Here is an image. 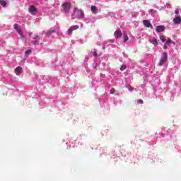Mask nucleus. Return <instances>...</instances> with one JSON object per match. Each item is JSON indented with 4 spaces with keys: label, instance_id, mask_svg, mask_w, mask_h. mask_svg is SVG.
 I'll list each match as a JSON object with an SVG mask.
<instances>
[{
    "label": "nucleus",
    "instance_id": "423d86ee",
    "mask_svg": "<svg viewBox=\"0 0 181 181\" xmlns=\"http://www.w3.org/2000/svg\"><path fill=\"white\" fill-rule=\"evenodd\" d=\"M79 28L78 25H72L70 27V28L68 30V35H71L73 31L77 30Z\"/></svg>",
    "mask_w": 181,
    "mask_h": 181
},
{
    "label": "nucleus",
    "instance_id": "ddd939ff",
    "mask_svg": "<svg viewBox=\"0 0 181 181\" xmlns=\"http://www.w3.org/2000/svg\"><path fill=\"white\" fill-rule=\"evenodd\" d=\"M149 42L157 46L158 45V40L157 39H150Z\"/></svg>",
    "mask_w": 181,
    "mask_h": 181
},
{
    "label": "nucleus",
    "instance_id": "b1692460",
    "mask_svg": "<svg viewBox=\"0 0 181 181\" xmlns=\"http://www.w3.org/2000/svg\"><path fill=\"white\" fill-rule=\"evenodd\" d=\"M168 47L166 45L163 46V49H166Z\"/></svg>",
    "mask_w": 181,
    "mask_h": 181
},
{
    "label": "nucleus",
    "instance_id": "9d476101",
    "mask_svg": "<svg viewBox=\"0 0 181 181\" xmlns=\"http://www.w3.org/2000/svg\"><path fill=\"white\" fill-rule=\"evenodd\" d=\"M173 22L174 23V24H176V25L181 24V17L177 16V17L174 18L173 20Z\"/></svg>",
    "mask_w": 181,
    "mask_h": 181
},
{
    "label": "nucleus",
    "instance_id": "6ab92c4d",
    "mask_svg": "<svg viewBox=\"0 0 181 181\" xmlns=\"http://www.w3.org/2000/svg\"><path fill=\"white\" fill-rule=\"evenodd\" d=\"M30 53H31V50L30 49H28V50L25 51V52H24L25 56L30 55Z\"/></svg>",
    "mask_w": 181,
    "mask_h": 181
},
{
    "label": "nucleus",
    "instance_id": "f8f14e48",
    "mask_svg": "<svg viewBox=\"0 0 181 181\" xmlns=\"http://www.w3.org/2000/svg\"><path fill=\"white\" fill-rule=\"evenodd\" d=\"M28 11H30V13H35L36 12L37 8L34 6H30V8H28Z\"/></svg>",
    "mask_w": 181,
    "mask_h": 181
},
{
    "label": "nucleus",
    "instance_id": "9b49d317",
    "mask_svg": "<svg viewBox=\"0 0 181 181\" xmlns=\"http://www.w3.org/2000/svg\"><path fill=\"white\" fill-rule=\"evenodd\" d=\"M22 71H23L22 66H18L16 69H15V74L17 76H19L21 74V73H22Z\"/></svg>",
    "mask_w": 181,
    "mask_h": 181
},
{
    "label": "nucleus",
    "instance_id": "20e7f679",
    "mask_svg": "<svg viewBox=\"0 0 181 181\" xmlns=\"http://www.w3.org/2000/svg\"><path fill=\"white\" fill-rule=\"evenodd\" d=\"M40 37L37 35H35L34 36H32L30 37V42L33 44V45H35L37 44L38 41H40Z\"/></svg>",
    "mask_w": 181,
    "mask_h": 181
},
{
    "label": "nucleus",
    "instance_id": "1a4fd4ad",
    "mask_svg": "<svg viewBox=\"0 0 181 181\" xmlns=\"http://www.w3.org/2000/svg\"><path fill=\"white\" fill-rule=\"evenodd\" d=\"M115 38H121L122 37V33L121 32L120 29H117L115 32Z\"/></svg>",
    "mask_w": 181,
    "mask_h": 181
},
{
    "label": "nucleus",
    "instance_id": "4be33fe9",
    "mask_svg": "<svg viewBox=\"0 0 181 181\" xmlns=\"http://www.w3.org/2000/svg\"><path fill=\"white\" fill-rule=\"evenodd\" d=\"M93 56H94V57H97V52H96L95 50H94V52H93Z\"/></svg>",
    "mask_w": 181,
    "mask_h": 181
},
{
    "label": "nucleus",
    "instance_id": "39448f33",
    "mask_svg": "<svg viewBox=\"0 0 181 181\" xmlns=\"http://www.w3.org/2000/svg\"><path fill=\"white\" fill-rule=\"evenodd\" d=\"M13 28H14V30L17 31L18 35H21V37H23V32H22V30H21L19 25H18V24H14Z\"/></svg>",
    "mask_w": 181,
    "mask_h": 181
},
{
    "label": "nucleus",
    "instance_id": "f257e3e1",
    "mask_svg": "<svg viewBox=\"0 0 181 181\" xmlns=\"http://www.w3.org/2000/svg\"><path fill=\"white\" fill-rule=\"evenodd\" d=\"M166 62H168V52H163L162 57L159 60L158 66H163Z\"/></svg>",
    "mask_w": 181,
    "mask_h": 181
},
{
    "label": "nucleus",
    "instance_id": "0eeeda50",
    "mask_svg": "<svg viewBox=\"0 0 181 181\" xmlns=\"http://www.w3.org/2000/svg\"><path fill=\"white\" fill-rule=\"evenodd\" d=\"M143 25H144V26L146 28H149L153 29V26L152 25V24L150 23V21H148V20H144L143 21Z\"/></svg>",
    "mask_w": 181,
    "mask_h": 181
},
{
    "label": "nucleus",
    "instance_id": "f03ea898",
    "mask_svg": "<svg viewBox=\"0 0 181 181\" xmlns=\"http://www.w3.org/2000/svg\"><path fill=\"white\" fill-rule=\"evenodd\" d=\"M62 11L65 12V13H68L69 10H71V2H66L62 4Z\"/></svg>",
    "mask_w": 181,
    "mask_h": 181
},
{
    "label": "nucleus",
    "instance_id": "6e6552de",
    "mask_svg": "<svg viewBox=\"0 0 181 181\" xmlns=\"http://www.w3.org/2000/svg\"><path fill=\"white\" fill-rule=\"evenodd\" d=\"M165 30V26L164 25H158L156 27V31L158 33H160Z\"/></svg>",
    "mask_w": 181,
    "mask_h": 181
},
{
    "label": "nucleus",
    "instance_id": "dca6fc26",
    "mask_svg": "<svg viewBox=\"0 0 181 181\" xmlns=\"http://www.w3.org/2000/svg\"><path fill=\"white\" fill-rule=\"evenodd\" d=\"M0 4H1L3 7H6V2L5 1V0H0Z\"/></svg>",
    "mask_w": 181,
    "mask_h": 181
},
{
    "label": "nucleus",
    "instance_id": "a211bd4d",
    "mask_svg": "<svg viewBox=\"0 0 181 181\" xmlns=\"http://www.w3.org/2000/svg\"><path fill=\"white\" fill-rule=\"evenodd\" d=\"M160 40H161L163 42H165L166 41L165 36V35L160 36Z\"/></svg>",
    "mask_w": 181,
    "mask_h": 181
},
{
    "label": "nucleus",
    "instance_id": "4468645a",
    "mask_svg": "<svg viewBox=\"0 0 181 181\" xmlns=\"http://www.w3.org/2000/svg\"><path fill=\"white\" fill-rule=\"evenodd\" d=\"M55 33V30H48L46 32V36H50L52 34Z\"/></svg>",
    "mask_w": 181,
    "mask_h": 181
},
{
    "label": "nucleus",
    "instance_id": "aec40b11",
    "mask_svg": "<svg viewBox=\"0 0 181 181\" xmlns=\"http://www.w3.org/2000/svg\"><path fill=\"white\" fill-rule=\"evenodd\" d=\"M172 40L171 39H168L165 41V45H168L169 44H170L172 42Z\"/></svg>",
    "mask_w": 181,
    "mask_h": 181
},
{
    "label": "nucleus",
    "instance_id": "5701e85b",
    "mask_svg": "<svg viewBox=\"0 0 181 181\" xmlns=\"http://www.w3.org/2000/svg\"><path fill=\"white\" fill-rule=\"evenodd\" d=\"M175 13L176 14H179V13H180V11H179L178 9H177V10H175Z\"/></svg>",
    "mask_w": 181,
    "mask_h": 181
},
{
    "label": "nucleus",
    "instance_id": "7ed1b4c3",
    "mask_svg": "<svg viewBox=\"0 0 181 181\" xmlns=\"http://www.w3.org/2000/svg\"><path fill=\"white\" fill-rule=\"evenodd\" d=\"M74 14L76 16V18H81L83 16H84V11L78 8H75L74 10Z\"/></svg>",
    "mask_w": 181,
    "mask_h": 181
},
{
    "label": "nucleus",
    "instance_id": "2eb2a0df",
    "mask_svg": "<svg viewBox=\"0 0 181 181\" xmlns=\"http://www.w3.org/2000/svg\"><path fill=\"white\" fill-rule=\"evenodd\" d=\"M97 11L96 6H90V11L95 13V11Z\"/></svg>",
    "mask_w": 181,
    "mask_h": 181
},
{
    "label": "nucleus",
    "instance_id": "f3484780",
    "mask_svg": "<svg viewBox=\"0 0 181 181\" xmlns=\"http://www.w3.org/2000/svg\"><path fill=\"white\" fill-rule=\"evenodd\" d=\"M129 38L128 37V36L127 35L126 33H124V42H126L127 41H128Z\"/></svg>",
    "mask_w": 181,
    "mask_h": 181
},
{
    "label": "nucleus",
    "instance_id": "412c9836",
    "mask_svg": "<svg viewBox=\"0 0 181 181\" xmlns=\"http://www.w3.org/2000/svg\"><path fill=\"white\" fill-rule=\"evenodd\" d=\"M126 69H127V66H124V65H123V66H122L120 67V71H124V70H126Z\"/></svg>",
    "mask_w": 181,
    "mask_h": 181
}]
</instances>
